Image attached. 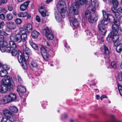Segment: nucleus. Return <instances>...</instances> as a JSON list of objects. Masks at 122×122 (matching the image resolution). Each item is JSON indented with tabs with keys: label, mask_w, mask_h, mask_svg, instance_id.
<instances>
[{
	"label": "nucleus",
	"mask_w": 122,
	"mask_h": 122,
	"mask_svg": "<svg viewBox=\"0 0 122 122\" xmlns=\"http://www.w3.org/2000/svg\"><path fill=\"white\" fill-rule=\"evenodd\" d=\"M122 21V16H120L119 19V21L121 22Z\"/></svg>",
	"instance_id": "680f3d73"
},
{
	"label": "nucleus",
	"mask_w": 122,
	"mask_h": 122,
	"mask_svg": "<svg viewBox=\"0 0 122 122\" xmlns=\"http://www.w3.org/2000/svg\"><path fill=\"white\" fill-rule=\"evenodd\" d=\"M112 3L114 7L116 8L118 6L119 3L117 0H112Z\"/></svg>",
	"instance_id": "473e14b6"
},
{
	"label": "nucleus",
	"mask_w": 122,
	"mask_h": 122,
	"mask_svg": "<svg viewBox=\"0 0 122 122\" xmlns=\"http://www.w3.org/2000/svg\"><path fill=\"white\" fill-rule=\"evenodd\" d=\"M63 117H64V119H66L67 117L68 116L67 114H65L64 115Z\"/></svg>",
	"instance_id": "774afa93"
},
{
	"label": "nucleus",
	"mask_w": 122,
	"mask_h": 122,
	"mask_svg": "<svg viewBox=\"0 0 122 122\" xmlns=\"http://www.w3.org/2000/svg\"><path fill=\"white\" fill-rule=\"evenodd\" d=\"M96 99L97 100H98L100 99V96L98 95H97L96 96Z\"/></svg>",
	"instance_id": "e2e57ef3"
},
{
	"label": "nucleus",
	"mask_w": 122,
	"mask_h": 122,
	"mask_svg": "<svg viewBox=\"0 0 122 122\" xmlns=\"http://www.w3.org/2000/svg\"><path fill=\"white\" fill-rule=\"evenodd\" d=\"M8 120V118L6 116L3 117L1 121V122H7Z\"/></svg>",
	"instance_id": "a18cd8bd"
},
{
	"label": "nucleus",
	"mask_w": 122,
	"mask_h": 122,
	"mask_svg": "<svg viewBox=\"0 0 122 122\" xmlns=\"http://www.w3.org/2000/svg\"><path fill=\"white\" fill-rule=\"evenodd\" d=\"M29 42L30 45L33 48L36 50L38 49V46L34 43L31 40H29Z\"/></svg>",
	"instance_id": "b1692460"
},
{
	"label": "nucleus",
	"mask_w": 122,
	"mask_h": 122,
	"mask_svg": "<svg viewBox=\"0 0 122 122\" xmlns=\"http://www.w3.org/2000/svg\"><path fill=\"white\" fill-rule=\"evenodd\" d=\"M9 108L10 111L15 113H17L18 111V109L15 106H10L9 107Z\"/></svg>",
	"instance_id": "5701e85b"
},
{
	"label": "nucleus",
	"mask_w": 122,
	"mask_h": 122,
	"mask_svg": "<svg viewBox=\"0 0 122 122\" xmlns=\"http://www.w3.org/2000/svg\"><path fill=\"white\" fill-rule=\"evenodd\" d=\"M116 8V7H114L111 8L112 10L113 13H114V12H115L116 11V10L115 9Z\"/></svg>",
	"instance_id": "6e6d98bb"
},
{
	"label": "nucleus",
	"mask_w": 122,
	"mask_h": 122,
	"mask_svg": "<svg viewBox=\"0 0 122 122\" xmlns=\"http://www.w3.org/2000/svg\"><path fill=\"white\" fill-rule=\"evenodd\" d=\"M8 74V72L6 70H2L0 71V75L1 77L6 76Z\"/></svg>",
	"instance_id": "c85d7f7f"
},
{
	"label": "nucleus",
	"mask_w": 122,
	"mask_h": 122,
	"mask_svg": "<svg viewBox=\"0 0 122 122\" xmlns=\"http://www.w3.org/2000/svg\"><path fill=\"white\" fill-rule=\"evenodd\" d=\"M19 30L20 33H26V30L24 26L20 27L19 28Z\"/></svg>",
	"instance_id": "72a5a7b5"
},
{
	"label": "nucleus",
	"mask_w": 122,
	"mask_h": 122,
	"mask_svg": "<svg viewBox=\"0 0 122 122\" xmlns=\"http://www.w3.org/2000/svg\"><path fill=\"white\" fill-rule=\"evenodd\" d=\"M4 115L7 117L8 119L11 122H15L16 118L15 115L7 110H5L3 112Z\"/></svg>",
	"instance_id": "0eeeda50"
},
{
	"label": "nucleus",
	"mask_w": 122,
	"mask_h": 122,
	"mask_svg": "<svg viewBox=\"0 0 122 122\" xmlns=\"http://www.w3.org/2000/svg\"><path fill=\"white\" fill-rule=\"evenodd\" d=\"M8 44V43L6 41L3 40L0 41V46L6 47Z\"/></svg>",
	"instance_id": "393cba45"
},
{
	"label": "nucleus",
	"mask_w": 122,
	"mask_h": 122,
	"mask_svg": "<svg viewBox=\"0 0 122 122\" xmlns=\"http://www.w3.org/2000/svg\"><path fill=\"white\" fill-rule=\"evenodd\" d=\"M39 35V33L35 30L33 31L31 33L32 37L35 39L37 38Z\"/></svg>",
	"instance_id": "aec40b11"
},
{
	"label": "nucleus",
	"mask_w": 122,
	"mask_h": 122,
	"mask_svg": "<svg viewBox=\"0 0 122 122\" xmlns=\"http://www.w3.org/2000/svg\"><path fill=\"white\" fill-rule=\"evenodd\" d=\"M22 41L23 42L25 41L27 39V36L26 33H22L21 35Z\"/></svg>",
	"instance_id": "cd10ccee"
},
{
	"label": "nucleus",
	"mask_w": 122,
	"mask_h": 122,
	"mask_svg": "<svg viewBox=\"0 0 122 122\" xmlns=\"http://www.w3.org/2000/svg\"><path fill=\"white\" fill-rule=\"evenodd\" d=\"M114 13L115 16L117 18H118L120 16V14L119 13L117 12L116 11Z\"/></svg>",
	"instance_id": "09e8293b"
},
{
	"label": "nucleus",
	"mask_w": 122,
	"mask_h": 122,
	"mask_svg": "<svg viewBox=\"0 0 122 122\" xmlns=\"http://www.w3.org/2000/svg\"><path fill=\"white\" fill-rule=\"evenodd\" d=\"M26 29L28 32L31 31L32 29V25L30 23H28L26 25Z\"/></svg>",
	"instance_id": "c756f323"
},
{
	"label": "nucleus",
	"mask_w": 122,
	"mask_h": 122,
	"mask_svg": "<svg viewBox=\"0 0 122 122\" xmlns=\"http://www.w3.org/2000/svg\"><path fill=\"white\" fill-rule=\"evenodd\" d=\"M18 81L20 83H21L22 82V80L21 77L18 75Z\"/></svg>",
	"instance_id": "3c124183"
},
{
	"label": "nucleus",
	"mask_w": 122,
	"mask_h": 122,
	"mask_svg": "<svg viewBox=\"0 0 122 122\" xmlns=\"http://www.w3.org/2000/svg\"><path fill=\"white\" fill-rule=\"evenodd\" d=\"M15 22L16 24L20 25L22 21L20 19L17 18L15 20Z\"/></svg>",
	"instance_id": "58836bf2"
},
{
	"label": "nucleus",
	"mask_w": 122,
	"mask_h": 122,
	"mask_svg": "<svg viewBox=\"0 0 122 122\" xmlns=\"http://www.w3.org/2000/svg\"><path fill=\"white\" fill-rule=\"evenodd\" d=\"M30 2V1H28L21 4L20 6V10L22 11L25 10L28 6Z\"/></svg>",
	"instance_id": "2eb2a0df"
},
{
	"label": "nucleus",
	"mask_w": 122,
	"mask_h": 122,
	"mask_svg": "<svg viewBox=\"0 0 122 122\" xmlns=\"http://www.w3.org/2000/svg\"><path fill=\"white\" fill-rule=\"evenodd\" d=\"M10 38L11 41L19 43L22 41L21 35L18 34L12 33L10 36Z\"/></svg>",
	"instance_id": "6e6552de"
},
{
	"label": "nucleus",
	"mask_w": 122,
	"mask_h": 122,
	"mask_svg": "<svg viewBox=\"0 0 122 122\" xmlns=\"http://www.w3.org/2000/svg\"><path fill=\"white\" fill-rule=\"evenodd\" d=\"M85 17L91 23L96 22L97 20V16L95 15H93L89 10L86 11L85 13Z\"/></svg>",
	"instance_id": "423d86ee"
},
{
	"label": "nucleus",
	"mask_w": 122,
	"mask_h": 122,
	"mask_svg": "<svg viewBox=\"0 0 122 122\" xmlns=\"http://www.w3.org/2000/svg\"><path fill=\"white\" fill-rule=\"evenodd\" d=\"M13 16L12 14L9 13L7 14L6 15V18L8 20H10L13 18Z\"/></svg>",
	"instance_id": "c9c22d12"
},
{
	"label": "nucleus",
	"mask_w": 122,
	"mask_h": 122,
	"mask_svg": "<svg viewBox=\"0 0 122 122\" xmlns=\"http://www.w3.org/2000/svg\"><path fill=\"white\" fill-rule=\"evenodd\" d=\"M1 83L2 85L8 86V87H11V82L10 79V76H8L5 77V78L1 81Z\"/></svg>",
	"instance_id": "1a4fd4ad"
},
{
	"label": "nucleus",
	"mask_w": 122,
	"mask_h": 122,
	"mask_svg": "<svg viewBox=\"0 0 122 122\" xmlns=\"http://www.w3.org/2000/svg\"><path fill=\"white\" fill-rule=\"evenodd\" d=\"M27 13L26 12H20L18 14V16L19 17H25L27 16Z\"/></svg>",
	"instance_id": "bb28decb"
},
{
	"label": "nucleus",
	"mask_w": 122,
	"mask_h": 122,
	"mask_svg": "<svg viewBox=\"0 0 122 122\" xmlns=\"http://www.w3.org/2000/svg\"><path fill=\"white\" fill-rule=\"evenodd\" d=\"M52 0H47L46 1V3L47 4H48Z\"/></svg>",
	"instance_id": "0e129e2a"
},
{
	"label": "nucleus",
	"mask_w": 122,
	"mask_h": 122,
	"mask_svg": "<svg viewBox=\"0 0 122 122\" xmlns=\"http://www.w3.org/2000/svg\"><path fill=\"white\" fill-rule=\"evenodd\" d=\"M2 67L4 70H6V71L10 69V67L9 66L6 65H4Z\"/></svg>",
	"instance_id": "79ce46f5"
},
{
	"label": "nucleus",
	"mask_w": 122,
	"mask_h": 122,
	"mask_svg": "<svg viewBox=\"0 0 122 122\" xmlns=\"http://www.w3.org/2000/svg\"><path fill=\"white\" fill-rule=\"evenodd\" d=\"M104 54H108L109 53V51L108 48L106 46H104Z\"/></svg>",
	"instance_id": "4c0bfd02"
},
{
	"label": "nucleus",
	"mask_w": 122,
	"mask_h": 122,
	"mask_svg": "<svg viewBox=\"0 0 122 122\" xmlns=\"http://www.w3.org/2000/svg\"><path fill=\"white\" fill-rule=\"evenodd\" d=\"M43 32L45 33L46 36L48 39L51 40L53 39V34L51 30H50L48 28L44 29L43 30Z\"/></svg>",
	"instance_id": "9d476101"
},
{
	"label": "nucleus",
	"mask_w": 122,
	"mask_h": 122,
	"mask_svg": "<svg viewBox=\"0 0 122 122\" xmlns=\"http://www.w3.org/2000/svg\"><path fill=\"white\" fill-rule=\"evenodd\" d=\"M29 58L28 53L25 51L22 53L20 51H18V58L19 62L22 63V66L23 68L25 70L27 69V67L25 62Z\"/></svg>",
	"instance_id": "7ed1b4c3"
},
{
	"label": "nucleus",
	"mask_w": 122,
	"mask_h": 122,
	"mask_svg": "<svg viewBox=\"0 0 122 122\" xmlns=\"http://www.w3.org/2000/svg\"><path fill=\"white\" fill-rule=\"evenodd\" d=\"M100 33L102 35L105 34L106 32V30L102 26V24H99L98 26Z\"/></svg>",
	"instance_id": "dca6fc26"
},
{
	"label": "nucleus",
	"mask_w": 122,
	"mask_h": 122,
	"mask_svg": "<svg viewBox=\"0 0 122 122\" xmlns=\"http://www.w3.org/2000/svg\"><path fill=\"white\" fill-rule=\"evenodd\" d=\"M119 32L116 33L111 32L107 38V40L109 42L112 41L114 42V44L116 45L117 43V40L119 38Z\"/></svg>",
	"instance_id": "39448f33"
},
{
	"label": "nucleus",
	"mask_w": 122,
	"mask_h": 122,
	"mask_svg": "<svg viewBox=\"0 0 122 122\" xmlns=\"http://www.w3.org/2000/svg\"><path fill=\"white\" fill-rule=\"evenodd\" d=\"M17 51L15 49L12 50L11 51L12 55L13 56H15L17 54Z\"/></svg>",
	"instance_id": "ea45409f"
},
{
	"label": "nucleus",
	"mask_w": 122,
	"mask_h": 122,
	"mask_svg": "<svg viewBox=\"0 0 122 122\" xmlns=\"http://www.w3.org/2000/svg\"><path fill=\"white\" fill-rule=\"evenodd\" d=\"M5 18V16L3 14H1L0 15V19L2 20H4Z\"/></svg>",
	"instance_id": "49530a36"
},
{
	"label": "nucleus",
	"mask_w": 122,
	"mask_h": 122,
	"mask_svg": "<svg viewBox=\"0 0 122 122\" xmlns=\"http://www.w3.org/2000/svg\"><path fill=\"white\" fill-rule=\"evenodd\" d=\"M41 53L43 58L45 60H48L49 58V54L44 47H42L41 49Z\"/></svg>",
	"instance_id": "f8f14e48"
},
{
	"label": "nucleus",
	"mask_w": 122,
	"mask_h": 122,
	"mask_svg": "<svg viewBox=\"0 0 122 122\" xmlns=\"http://www.w3.org/2000/svg\"><path fill=\"white\" fill-rule=\"evenodd\" d=\"M14 41H10L9 42V44L11 48L15 49L16 48V46L15 43Z\"/></svg>",
	"instance_id": "7c9ffc66"
},
{
	"label": "nucleus",
	"mask_w": 122,
	"mask_h": 122,
	"mask_svg": "<svg viewBox=\"0 0 122 122\" xmlns=\"http://www.w3.org/2000/svg\"><path fill=\"white\" fill-rule=\"evenodd\" d=\"M108 19L110 21L114 22V21H116L115 20L114 17L112 15L110 14H108V17H107V20Z\"/></svg>",
	"instance_id": "2f4dec72"
},
{
	"label": "nucleus",
	"mask_w": 122,
	"mask_h": 122,
	"mask_svg": "<svg viewBox=\"0 0 122 122\" xmlns=\"http://www.w3.org/2000/svg\"><path fill=\"white\" fill-rule=\"evenodd\" d=\"M102 13L103 18H107L108 14H107L105 11H102Z\"/></svg>",
	"instance_id": "37998d69"
},
{
	"label": "nucleus",
	"mask_w": 122,
	"mask_h": 122,
	"mask_svg": "<svg viewBox=\"0 0 122 122\" xmlns=\"http://www.w3.org/2000/svg\"><path fill=\"white\" fill-rule=\"evenodd\" d=\"M101 24H100L102 25V26L104 25L107 24L108 23L107 18H103L102 20H101Z\"/></svg>",
	"instance_id": "a878e982"
},
{
	"label": "nucleus",
	"mask_w": 122,
	"mask_h": 122,
	"mask_svg": "<svg viewBox=\"0 0 122 122\" xmlns=\"http://www.w3.org/2000/svg\"><path fill=\"white\" fill-rule=\"evenodd\" d=\"M113 22L114 24L112 26V30L111 32L117 33L119 31L121 30H119V29L120 22L116 20V21H114Z\"/></svg>",
	"instance_id": "9b49d317"
},
{
	"label": "nucleus",
	"mask_w": 122,
	"mask_h": 122,
	"mask_svg": "<svg viewBox=\"0 0 122 122\" xmlns=\"http://www.w3.org/2000/svg\"><path fill=\"white\" fill-rule=\"evenodd\" d=\"M88 2H91L88 8V9L92 13H94L96 11V7H97L99 5L97 0H79V2L81 5H83L84 4H86Z\"/></svg>",
	"instance_id": "20e7f679"
},
{
	"label": "nucleus",
	"mask_w": 122,
	"mask_h": 122,
	"mask_svg": "<svg viewBox=\"0 0 122 122\" xmlns=\"http://www.w3.org/2000/svg\"><path fill=\"white\" fill-rule=\"evenodd\" d=\"M16 27V25L14 22H10L7 23V29L10 30H14Z\"/></svg>",
	"instance_id": "f3484780"
},
{
	"label": "nucleus",
	"mask_w": 122,
	"mask_h": 122,
	"mask_svg": "<svg viewBox=\"0 0 122 122\" xmlns=\"http://www.w3.org/2000/svg\"><path fill=\"white\" fill-rule=\"evenodd\" d=\"M36 19L38 22H40L41 21V19L40 17L38 16H37Z\"/></svg>",
	"instance_id": "864d4df0"
},
{
	"label": "nucleus",
	"mask_w": 122,
	"mask_h": 122,
	"mask_svg": "<svg viewBox=\"0 0 122 122\" xmlns=\"http://www.w3.org/2000/svg\"><path fill=\"white\" fill-rule=\"evenodd\" d=\"M117 86L120 94L122 96V86L119 84H118Z\"/></svg>",
	"instance_id": "f704fd0d"
},
{
	"label": "nucleus",
	"mask_w": 122,
	"mask_h": 122,
	"mask_svg": "<svg viewBox=\"0 0 122 122\" xmlns=\"http://www.w3.org/2000/svg\"><path fill=\"white\" fill-rule=\"evenodd\" d=\"M115 45L116 46V50L117 52L118 53L121 52L122 49V43H117Z\"/></svg>",
	"instance_id": "412c9836"
},
{
	"label": "nucleus",
	"mask_w": 122,
	"mask_h": 122,
	"mask_svg": "<svg viewBox=\"0 0 122 122\" xmlns=\"http://www.w3.org/2000/svg\"><path fill=\"white\" fill-rule=\"evenodd\" d=\"M12 89V88L11 87H8V86H5L4 85H2L0 86V92L4 93H6L8 89L11 90Z\"/></svg>",
	"instance_id": "ddd939ff"
},
{
	"label": "nucleus",
	"mask_w": 122,
	"mask_h": 122,
	"mask_svg": "<svg viewBox=\"0 0 122 122\" xmlns=\"http://www.w3.org/2000/svg\"><path fill=\"white\" fill-rule=\"evenodd\" d=\"M117 80L120 81H122V73L121 74V78H120L119 76H118L117 78Z\"/></svg>",
	"instance_id": "4d7b16f0"
},
{
	"label": "nucleus",
	"mask_w": 122,
	"mask_h": 122,
	"mask_svg": "<svg viewBox=\"0 0 122 122\" xmlns=\"http://www.w3.org/2000/svg\"><path fill=\"white\" fill-rule=\"evenodd\" d=\"M107 96L105 95H103L101 97L100 99L101 100H102L104 98H107Z\"/></svg>",
	"instance_id": "bf43d9fd"
},
{
	"label": "nucleus",
	"mask_w": 122,
	"mask_h": 122,
	"mask_svg": "<svg viewBox=\"0 0 122 122\" xmlns=\"http://www.w3.org/2000/svg\"><path fill=\"white\" fill-rule=\"evenodd\" d=\"M8 103H9V102L8 100L6 95L0 100V103L1 104H4Z\"/></svg>",
	"instance_id": "4be33fe9"
},
{
	"label": "nucleus",
	"mask_w": 122,
	"mask_h": 122,
	"mask_svg": "<svg viewBox=\"0 0 122 122\" xmlns=\"http://www.w3.org/2000/svg\"><path fill=\"white\" fill-rule=\"evenodd\" d=\"M6 95L9 102L15 101L17 97L15 94L12 93H10Z\"/></svg>",
	"instance_id": "4468645a"
},
{
	"label": "nucleus",
	"mask_w": 122,
	"mask_h": 122,
	"mask_svg": "<svg viewBox=\"0 0 122 122\" xmlns=\"http://www.w3.org/2000/svg\"><path fill=\"white\" fill-rule=\"evenodd\" d=\"M111 66L112 68H115L117 67V62L116 61H113L111 62Z\"/></svg>",
	"instance_id": "e433bc0d"
},
{
	"label": "nucleus",
	"mask_w": 122,
	"mask_h": 122,
	"mask_svg": "<svg viewBox=\"0 0 122 122\" xmlns=\"http://www.w3.org/2000/svg\"><path fill=\"white\" fill-rule=\"evenodd\" d=\"M7 0H1L2 2L3 3H5L7 2Z\"/></svg>",
	"instance_id": "69168bd1"
},
{
	"label": "nucleus",
	"mask_w": 122,
	"mask_h": 122,
	"mask_svg": "<svg viewBox=\"0 0 122 122\" xmlns=\"http://www.w3.org/2000/svg\"><path fill=\"white\" fill-rule=\"evenodd\" d=\"M39 11L43 17H45L46 16V10L45 9L44 7L41 6L40 8L39 9Z\"/></svg>",
	"instance_id": "6ab92c4d"
},
{
	"label": "nucleus",
	"mask_w": 122,
	"mask_h": 122,
	"mask_svg": "<svg viewBox=\"0 0 122 122\" xmlns=\"http://www.w3.org/2000/svg\"><path fill=\"white\" fill-rule=\"evenodd\" d=\"M77 4V2H76V3L73 5L72 11L69 9V12L68 13V18L70 20L71 26L76 28L77 27L79 24L77 20L76 19H74V18L75 15H77L79 13L76 5Z\"/></svg>",
	"instance_id": "f03ea898"
},
{
	"label": "nucleus",
	"mask_w": 122,
	"mask_h": 122,
	"mask_svg": "<svg viewBox=\"0 0 122 122\" xmlns=\"http://www.w3.org/2000/svg\"><path fill=\"white\" fill-rule=\"evenodd\" d=\"M27 18L28 19H30L31 16L30 15H29V14L28 15L27 14Z\"/></svg>",
	"instance_id": "338daca9"
},
{
	"label": "nucleus",
	"mask_w": 122,
	"mask_h": 122,
	"mask_svg": "<svg viewBox=\"0 0 122 122\" xmlns=\"http://www.w3.org/2000/svg\"><path fill=\"white\" fill-rule=\"evenodd\" d=\"M118 10L121 13H122V8L121 7H119L118 8Z\"/></svg>",
	"instance_id": "13d9d810"
},
{
	"label": "nucleus",
	"mask_w": 122,
	"mask_h": 122,
	"mask_svg": "<svg viewBox=\"0 0 122 122\" xmlns=\"http://www.w3.org/2000/svg\"><path fill=\"white\" fill-rule=\"evenodd\" d=\"M100 41V43L101 44H103L104 42V40L102 38H101L100 39V40H99Z\"/></svg>",
	"instance_id": "5fc2aeb1"
},
{
	"label": "nucleus",
	"mask_w": 122,
	"mask_h": 122,
	"mask_svg": "<svg viewBox=\"0 0 122 122\" xmlns=\"http://www.w3.org/2000/svg\"><path fill=\"white\" fill-rule=\"evenodd\" d=\"M56 7L58 11L55 12V16L57 21L60 22L65 17V13L66 11V3L63 1H60L57 4Z\"/></svg>",
	"instance_id": "f257e3e1"
},
{
	"label": "nucleus",
	"mask_w": 122,
	"mask_h": 122,
	"mask_svg": "<svg viewBox=\"0 0 122 122\" xmlns=\"http://www.w3.org/2000/svg\"><path fill=\"white\" fill-rule=\"evenodd\" d=\"M8 10L10 11H12L13 10V8L11 5L9 6L8 7Z\"/></svg>",
	"instance_id": "603ef678"
},
{
	"label": "nucleus",
	"mask_w": 122,
	"mask_h": 122,
	"mask_svg": "<svg viewBox=\"0 0 122 122\" xmlns=\"http://www.w3.org/2000/svg\"><path fill=\"white\" fill-rule=\"evenodd\" d=\"M17 91L18 92H19L21 93H25L26 91V89L24 86L19 85L17 86Z\"/></svg>",
	"instance_id": "a211bd4d"
},
{
	"label": "nucleus",
	"mask_w": 122,
	"mask_h": 122,
	"mask_svg": "<svg viewBox=\"0 0 122 122\" xmlns=\"http://www.w3.org/2000/svg\"><path fill=\"white\" fill-rule=\"evenodd\" d=\"M5 52H7L8 53H9L10 52V50H11V49L10 48V47H5Z\"/></svg>",
	"instance_id": "de8ad7c7"
},
{
	"label": "nucleus",
	"mask_w": 122,
	"mask_h": 122,
	"mask_svg": "<svg viewBox=\"0 0 122 122\" xmlns=\"http://www.w3.org/2000/svg\"><path fill=\"white\" fill-rule=\"evenodd\" d=\"M30 66L31 67H36L37 66V64L36 62L34 61H32L31 63Z\"/></svg>",
	"instance_id": "a19ab883"
},
{
	"label": "nucleus",
	"mask_w": 122,
	"mask_h": 122,
	"mask_svg": "<svg viewBox=\"0 0 122 122\" xmlns=\"http://www.w3.org/2000/svg\"><path fill=\"white\" fill-rule=\"evenodd\" d=\"M4 39V36L0 34V40H3Z\"/></svg>",
	"instance_id": "052dcab7"
},
{
	"label": "nucleus",
	"mask_w": 122,
	"mask_h": 122,
	"mask_svg": "<svg viewBox=\"0 0 122 122\" xmlns=\"http://www.w3.org/2000/svg\"><path fill=\"white\" fill-rule=\"evenodd\" d=\"M5 47L0 46V49L2 52H5Z\"/></svg>",
	"instance_id": "8fccbe9b"
},
{
	"label": "nucleus",
	"mask_w": 122,
	"mask_h": 122,
	"mask_svg": "<svg viewBox=\"0 0 122 122\" xmlns=\"http://www.w3.org/2000/svg\"><path fill=\"white\" fill-rule=\"evenodd\" d=\"M5 25V23L3 21H0V29L3 28Z\"/></svg>",
	"instance_id": "c03bdc74"
}]
</instances>
